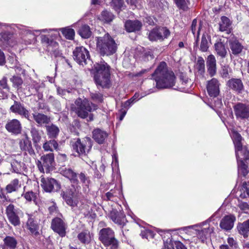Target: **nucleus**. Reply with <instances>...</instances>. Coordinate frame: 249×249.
Returning a JSON list of instances; mask_svg holds the SVG:
<instances>
[{"label": "nucleus", "mask_w": 249, "mask_h": 249, "mask_svg": "<svg viewBox=\"0 0 249 249\" xmlns=\"http://www.w3.org/2000/svg\"><path fill=\"white\" fill-rule=\"evenodd\" d=\"M237 229L240 234L243 235L244 237H247L249 232V219L242 223H239Z\"/></svg>", "instance_id": "e433bc0d"}, {"label": "nucleus", "mask_w": 249, "mask_h": 249, "mask_svg": "<svg viewBox=\"0 0 249 249\" xmlns=\"http://www.w3.org/2000/svg\"><path fill=\"white\" fill-rule=\"evenodd\" d=\"M201 224L193 225L183 227L182 230L190 235H196L197 237L204 242V241L210 237V234L213 231V228H205L202 229Z\"/></svg>", "instance_id": "423d86ee"}, {"label": "nucleus", "mask_w": 249, "mask_h": 249, "mask_svg": "<svg viewBox=\"0 0 249 249\" xmlns=\"http://www.w3.org/2000/svg\"><path fill=\"white\" fill-rule=\"evenodd\" d=\"M175 242H173L171 241V239L167 240V241L166 243H164V249H175L174 246L175 245Z\"/></svg>", "instance_id": "69168bd1"}, {"label": "nucleus", "mask_w": 249, "mask_h": 249, "mask_svg": "<svg viewBox=\"0 0 249 249\" xmlns=\"http://www.w3.org/2000/svg\"><path fill=\"white\" fill-rule=\"evenodd\" d=\"M227 242L229 246L232 248L233 249H236L237 248V243L236 241L232 237H229L227 239Z\"/></svg>", "instance_id": "0e129e2a"}, {"label": "nucleus", "mask_w": 249, "mask_h": 249, "mask_svg": "<svg viewBox=\"0 0 249 249\" xmlns=\"http://www.w3.org/2000/svg\"><path fill=\"white\" fill-rule=\"evenodd\" d=\"M77 238L82 244H88L90 242L92 235L89 231L85 230L78 234Z\"/></svg>", "instance_id": "72a5a7b5"}, {"label": "nucleus", "mask_w": 249, "mask_h": 249, "mask_svg": "<svg viewBox=\"0 0 249 249\" xmlns=\"http://www.w3.org/2000/svg\"><path fill=\"white\" fill-rule=\"evenodd\" d=\"M220 85L219 81L215 78L207 81V90L210 97H216L219 95Z\"/></svg>", "instance_id": "2eb2a0df"}, {"label": "nucleus", "mask_w": 249, "mask_h": 249, "mask_svg": "<svg viewBox=\"0 0 249 249\" xmlns=\"http://www.w3.org/2000/svg\"><path fill=\"white\" fill-rule=\"evenodd\" d=\"M57 93L59 95H61L62 97L64 96V97H65L67 94H69L70 92L69 90L63 89L60 88H58Z\"/></svg>", "instance_id": "774afa93"}, {"label": "nucleus", "mask_w": 249, "mask_h": 249, "mask_svg": "<svg viewBox=\"0 0 249 249\" xmlns=\"http://www.w3.org/2000/svg\"><path fill=\"white\" fill-rule=\"evenodd\" d=\"M235 149L237 161L249 160V151L246 146L241 145L240 147Z\"/></svg>", "instance_id": "cd10ccee"}, {"label": "nucleus", "mask_w": 249, "mask_h": 249, "mask_svg": "<svg viewBox=\"0 0 249 249\" xmlns=\"http://www.w3.org/2000/svg\"><path fill=\"white\" fill-rule=\"evenodd\" d=\"M5 128L8 131L14 134H18L21 131V124L20 122L17 119H12L7 122Z\"/></svg>", "instance_id": "6ab92c4d"}, {"label": "nucleus", "mask_w": 249, "mask_h": 249, "mask_svg": "<svg viewBox=\"0 0 249 249\" xmlns=\"http://www.w3.org/2000/svg\"><path fill=\"white\" fill-rule=\"evenodd\" d=\"M106 196L108 200H111L114 196H117V193L115 190H111L106 194Z\"/></svg>", "instance_id": "338daca9"}, {"label": "nucleus", "mask_w": 249, "mask_h": 249, "mask_svg": "<svg viewBox=\"0 0 249 249\" xmlns=\"http://www.w3.org/2000/svg\"><path fill=\"white\" fill-rule=\"evenodd\" d=\"M79 178V182L82 184V186L85 189L86 191L87 189L88 188L89 184L90 183L89 178L83 172H81L80 174L77 175V178Z\"/></svg>", "instance_id": "4c0bfd02"}, {"label": "nucleus", "mask_w": 249, "mask_h": 249, "mask_svg": "<svg viewBox=\"0 0 249 249\" xmlns=\"http://www.w3.org/2000/svg\"><path fill=\"white\" fill-rule=\"evenodd\" d=\"M108 134L104 130L96 128L92 131V138L99 144H103L107 139Z\"/></svg>", "instance_id": "a878e982"}, {"label": "nucleus", "mask_w": 249, "mask_h": 249, "mask_svg": "<svg viewBox=\"0 0 249 249\" xmlns=\"http://www.w3.org/2000/svg\"><path fill=\"white\" fill-rule=\"evenodd\" d=\"M152 75L156 82V87L158 89H168L175 85L174 73L168 70L165 62L160 63Z\"/></svg>", "instance_id": "f257e3e1"}, {"label": "nucleus", "mask_w": 249, "mask_h": 249, "mask_svg": "<svg viewBox=\"0 0 249 249\" xmlns=\"http://www.w3.org/2000/svg\"><path fill=\"white\" fill-rule=\"evenodd\" d=\"M227 86L238 93H241L244 90L243 82L240 79L232 78L229 80L227 82Z\"/></svg>", "instance_id": "aec40b11"}, {"label": "nucleus", "mask_w": 249, "mask_h": 249, "mask_svg": "<svg viewBox=\"0 0 249 249\" xmlns=\"http://www.w3.org/2000/svg\"><path fill=\"white\" fill-rule=\"evenodd\" d=\"M143 97L142 95H140L138 93H136L130 99L126 101L123 104L124 108H129L134 103L138 101Z\"/></svg>", "instance_id": "a18cd8bd"}, {"label": "nucleus", "mask_w": 249, "mask_h": 249, "mask_svg": "<svg viewBox=\"0 0 249 249\" xmlns=\"http://www.w3.org/2000/svg\"><path fill=\"white\" fill-rule=\"evenodd\" d=\"M0 42L1 45H9V41L11 38V35L7 32H2L0 34Z\"/></svg>", "instance_id": "603ef678"}, {"label": "nucleus", "mask_w": 249, "mask_h": 249, "mask_svg": "<svg viewBox=\"0 0 249 249\" xmlns=\"http://www.w3.org/2000/svg\"><path fill=\"white\" fill-rule=\"evenodd\" d=\"M21 186V183L19 180L17 178H15L6 185L5 190L7 193L10 194L18 191Z\"/></svg>", "instance_id": "2f4dec72"}, {"label": "nucleus", "mask_w": 249, "mask_h": 249, "mask_svg": "<svg viewBox=\"0 0 249 249\" xmlns=\"http://www.w3.org/2000/svg\"><path fill=\"white\" fill-rule=\"evenodd\" d=\"M142 26V23L138 20H127L125 23V28L128 32L139 31Z\"/></svg>", "instance_id": "c85d7f7f"}, {"label": "nucleus", "mask_w": 249, "mask_h": 249, "mask_svg": "<svg viewBox=\"0 0 249 249\" xmlns=\"http://www.w3.org/2000/svg\"><path fill=\"white\" fill-rule=\"evenodd\" d=\"M90 96L92 100L97 103H102L104 100L103 95L98 92H91Z\"/></svg>", "instance_id": "3c124183"}, {"label": "nucleus", "mask_w": 249, "mask_h": 249, "mask_svg": "<svg viewBox=\"0 0 249 249\" xmlns=\"http://www.w3.org/2000/svg\"><path fill=\"white\" fill-rule=\"evenodd\" d=\"M237 163L238 174H240L243 176H245L249 172L248 166L244 162L243 160H242L237 161Z\"/></svg>", "instance_id": "49530a36"}, {"label": "nucleus", "mask_w": 249, "mask_h": 249, "mask_svg": "<svg viewBox=\"0 0 249 249\" xmlns=\"http://www.w3.org/2000/svg\"><path fill=\"white\" fill-rule=\"evenodd\" d=\"M11 112L18 114L30 120V112L27 109L23 104L20 102L15 101L14 104L10 108Z\"/></svg>", "instance_id": "f3484780"}, {"label": "nucleus", "mask_w": 249, "mask_h": 249, "mask_svg": "<svg viewBox=\"0 0 249 249\" xmlns=\"http://www.w3.org/2000/svg\"><path fill=\"white\" fill-rule=\"evenodd\" d=\"M231 72V69L228 66H224L222 67L221 74L223 77H227Z\"/></svg>", "instance_id": "680f3d73"}, {"label": "nucleus", "mask_w": 249, "mask_h": 249, "mask_svg": "<svg viewBox=\"0 0 249 249\" xmlns=\"http://www.w3.org/2000/svg\"><path fill=\"white\" fill-rule=\"evenodd\" d=\"M235 217L233 215H228L224 216L221 220L220 227L225 231L231 230L233 227Z\"/></svg>", "instance_id": "412c9836"}, {"label": "nucleus", "mask_w": 249, "mask_h": 249, "mask_svg": "<svg viewBox=\"0 0 249 249\" xmlns=\"http://www.w3.org/2000/svg\"><path fill=\"white\" fill-rule=\"evenodd\" d=\"M39 31L44 33L48 32L49 33L48 35H42L41 36V42L48 47V50L49 51L50 50L51 48L52 49L51 51H53V49H56L57 48L58 44L54 40L53 38L57 36V33L53 34L51 33V30H48L47 29H43L40 30Z\"/></svg>", "instance_id": "9b49d317"}, {"label": "nucleus", "mask_w": 249, "mask_h": 249, "mask_svg": "<svg viewBox=\"0 0 249 249\" xmlns=\"http://www.w3.org/2000/svg\"><path fill=\"white\" fill-rule=\"evenodd\" d=\"M20 210L18 209H16L14 205L9 204L6 209V213L7 215H11L15 213H19Z\"/></svg>", "instance_id": "4d7b16f0"}, {"label": "nucleus", "mask_w": 249, "mask_h": 249, "mask_svg": "<svg viewBox=\"0 0 249 249\" xmlns=\"http://www.w3.org/2000/svg\"><path fill=\"white\" fill-rule=\"evenodd\" d=\"M174 1L179 8L183 10L187 9V4L189 2L188 0H174Z\"/></svg>", "instance_id": "13d9d810"}, {"label": "nucleus", "mask_w": 249, "mask_h": 249, "mask_svg": "<svg viewBox=\"0 0 249 249\" xmlns=\"http://www.w3.org/2000/svg\"><path fill=\"white\" fill-rule=\"evenodd\" d=\"M196 68L199 73L201 74H204L205 72V61L202 57H198L197 59Z\"/></svg>", "instance_id": "8fccbe9b"}, {"label": "nucleus", "mask_w": 249, "mask_h": 249, "mask_svg": "<svg viewBox=\"0 0 249 249\" xmlns=\"http://www.w3.org/2000/svg\"><path fill=\"white\" fill-rule=\"evenodd\" d=\"M4 246L2 249H16L18 244L17 240L13 236H6L3 239Z\"/></svg>", "instance_id": "c756f323"}, {"label": "nucleus", "mask_w": 249, "mask_h": 249, "mask_svg": "<svg viewBox=\"0 0 249 249\" xmlns=\"http://www.w3.org/2000/svg\"><path fill=\"white\" fill-rule=\"evenodd\" d=\"M109 217L116 224L124 225L125 222L124 214L121 212H118L116 210L110 211Z\"/></svg>", "instance_id": "5701e85b"}, {"label": "nucleus", "mask_w": 249, "mask_h": 249, "mask_svg": "<svg viewBox=\"0 0 249 249\" xmlns=\"http://www.w3.org/2000/svg\"><path fill=\"white\" fill-rule=\"evenodd\" d=\"M99 234V239L105 246L110 247V249H116L118 242L114 237V232L110 228L102 229Z\"/></svg>", "instance_id": "6e6552de"}, {"label": "nucleus", "mask_w": 249, "mask_h": 249, "mask_svg": "<svg viewBox=\"0 0 249 249\" xmlns=\"http://www.w3.org/2000/svg\"><path fill=\"white\" fill-rule=\"evenodd\" d=\"M209 48V43L207 36L203 35L201 38L200 49L202 52H207Z\"/></svg>", "instance_id": "5fc2aeb1"}, {"label": "nucleus", "mask_w": 249, "mask_h": 249, "mask_svg": "<svg viewBox=\"0 0 249 249\" xmlns=\"http://www.w3.org/2000/svg\"><path fill=\"white\" fill-rule=\"evenodd\" d=\"M238 206L245 213H247L248 211L249 210V206L247 202L239 201Z\"/></svg>", "instance_id": "e2e57ef3"}, {"label": "nucleus", "mask_w": 249, "mask_h": 249, "mask_svg": "<svg viewBox=\"0 0 249 249\" xmlns=\"http://www.w3.org/2000/svg\"><path fill=\"white\" fill-rule=\"evenodd\" d=\"M19 146L21 150L28 151L30 154H32L34 153L31 142L26 136L20 140Z\"/></svg>", "instance_id": "7c9ffc66"}, {"label": "nucleus", "mask_w": 249, "mask_h": 249, "mask_svg": "<svg viewBox=\"0 0 249 249\" xmlns=\"http://www.w3.org/2000/svg\"><path fill=\"white\" fill-rule=\"evenodd\" d=\"M233 108L237 119L244 120L249 119V105L238 103L235 104Z\"/></svg>", "instance_id": "f8f14e48"}, {"label": "nucleus", "mask_w": 249, "mask_h": 249, "mask_svg": "<svg viewBox=\"0 0 249 249\" xmlns=\"http://www.w3.org/2000/svg\"><path fill=\"white\" fill-rule=\"evenodd\" d=\"M114 18V15L109 11H103L99 17V19L106 23L111 22Z\"/></svg>", "instance_id": "37998d69"}, {"label": "nucleus", "mask_w": 249, "mask_h": 249, "mask_svg": "<svg viewBox=\"0 0 249 249\" xmlns=\"http://www.w3.org/2000/svg\"><path fill=\"white\" fill-rule=\"evenodd\" d=\"M74 59L80 65H85L90 61L89 52L83 46L77 47L73 51Z\"/></svg>", "instance_id": "9d476101"}, {"label": "nucleus", "mask_w": 249, "mask_h": 249, "mask_svg": "<svg viewBox=\"0 0 249 249\" xmlns=\"http://www.w3.org/2000/svg\"><path fill=\"white\" fill-rule=\"evenodd\" d=\"M228 43L233 54L237 55L242 52L244 48L243 46L236 38L233 37L230 38L228 40Z\"/></svg>", "instance_id": "b1692460"}, {"label": "nucleus", "mask_w": 249, "mask_h": 249, "mask_svg": "<svg viewBox=\"0 0 249 249\" xmlns=\"http://www.w3.org/2000/svg\"><path fill=\"white\" fill-rule=\"evenodd\" d=\"M96 70L94 80L97 86L109 88L111 86L110 67L105 61L96 63L94 65Z\"/></svg>", "instance_id": "f03ea898"}, {"label": "nucleus", "mask_w": 249, "mask_h": 249, "mask_svg": "<svg viewBox=\"0 0 249 249\" xmlns=\"http://www.w3.org/2000/svg\"><path fill=\"white\" fill-rule=\"evenodd\" d=\"M75 107L72 108L81 118H86L89 112L97 109L98 107L96 105L90 103L88 99H82L80 98L75 101Z\"/></svg>", "instance_id": "20e7f679"}, {"label": "nucleus", "mask_w": 249, "mask_h": 249, "mask_svg": "<svg viewBox=\"0 0 249 249\" xmlns=\"http://www.w3.org/2000/svg\"><path fill=\"white\" fill-rule=\"evenodd\" d=\"M19 214V213H15L7 215L9 222L15 226L19 225L20 223L19 218L18 216Z\"/></svg>", "instance_id": "864d4df0"}, {"label": "nucleus", "mask_w": 249, "mask_h": 249, "mask_svg": "<svg viewBox=\"0 0 249 249\" xmlns=\"http://www.w3.org/2000/svg\"><path fill=\"white\" fill-rule=\"evenodd\" d=\"M28 220L26 222V228L30 231L31 234L37 236L39 234V224L38 222L32 215L27 214Z\"/></svg>", "instance_id": "a211bd4d"}, {"label": "nucleus", "mask_w": 249, "mask_h": 249, "mask_svg": "<svg viewBox=\"0 0 249 249\" xmlns=\"http://www.w3.org/2000/svg\"><path fill=\"white\" fill-rule=\"evenodd\" d=\"M61 32L63 36L70 40H72L74 38L75 32L73 29L69 28H62Z\"/></svg>", "instance_id": "de8ad7c7"}, {"label": "nucleus", "mask_w": 249, "mask_h": 249, "mask_svg": "<svg viewBox=\"0 0 249 249\" xmlns=\"http://www.w3.org/2000/svg\"><path fill=\"white\" fill-rule=\"evenodd\" d=\"M169 30L165 27L154 29L149 34L148 37L151 41L163 40L170 35Z\"/></svg>", "instance_id": "ddd939ff"}, {"label": "nucleus", "mask_w": 249, "mask_h": 249, "mask_svg": "<svg viewBox=\"0 0 249 249\" xmlns=\"http://www.w3.org/2000/svg\"><path fill=\"white\" fill-rule=\"evenodd\" d=\"M34 120L38 124L39 126H42L44 124H49L50 121V118L48 116L38 112L33 113Z\"/></svg>", "instance_id": "bb28decb"}, {"label": "nucleus", "mask_w": 249, "mask_h": 249, "mask_svg": "<svg viewBox=\"0 0 249 249\" xmlns=\"http://www.w3.org/2000/svg\"><path fill=\"white\" fill-rule=\"evenodd\" d=\"M96 38L97 50L101 55H110L116 52L117 45L108 33Z\"/></svg>", "instance_id": "7ed1b4c3"}, {"label": "nucleus", "mask_w": 249, "mask_h": 249, "mask_svg": "<svg viewBox=\"0 0 249 249\" xmlns=\"http://www.w3.org/2000/svg\"><path fill=\"white\" fill-rule=\"evenodd\" d=\"M47 135L50 138H56L58 135L59 129L58 127L54 125H48L46 126Z\"/></svg>", "instance_id": "a19ab883"}, {"label": "nucleus", "mask_w": 249, "mask_h": 249, "mask_svg": "<svg viewBox=\"0 0 249 249\" xmlns=\"http://www.w3.org/2000/svg\"><path fill=\"white\" fill-rule=\"evenodd\" d=\"M24 197L28 201L35 200L36 197V195L32 191L27 192L24 194Z\"/></svg>", "instance_id": "052dcab7"}, {"label": "nucleus", "mask_w": 249, "mask_h": 249, "mask_svg": "<svg viewBox=\"0 0 249 249\" xmlns=\"http://www.w3.org/2000/svg\"><path fill=\"white\" fill-rule=\"evenodd\" d=\"M54 163V155L52 153L43 155L36 162L38 168L42 173H49L52 170Z\"/></svg>", "instance_id": "1a4fd4ad"}, {"label": "nucleus", "mask_w": 249, "mask_h": 249, "mask_svg": "<svg viewBox=\"0 0 249 249\" xmlns=\"http://www.w3.org/2000/svg\"><path fill=\"white\" fill-rule=\"evenodd\" d=\"M51 228L54 231L57 232L60 236L64 237L65 236L67 226L60 218L56 217L52 220Z\"/></svg>", "instance_id": "4468645a"}, {"label": "nucleus", "mask_w": 249, "mask_h": 249, "mask_svg": "<svg viewBox=\"0 0 249 249\" xmlns=\"http://www.w3.org/2000/svg\"><path fill=\"white\" fill-rule=\"evenodd\" d=\"M231 23L230 20L226 17H222L221 22L219 23V29L221 31H227L228 33L230 29Z\"/></svg>", "instance_id": "ea45409f"}, {"label": "nucleus", "mask_w": 249, "mask_h": 249, "mask_svg": "<svg viewBox=\"0 0 249 249\" xmlns=\"http://www.w3.org/2000/svg\"><path fill=\"white\" fill-rule=\"evenodd\" d=\"M71 145L72 149L79 155H86L90 150L92 146L91 140L86 137L82 141L77 139L71 141Z\"/></svg>", "instance_id": "0eeeda50"}, {"label": "nucleus", "mask_w": 249, "mask_h": 249, "mask_svg": "<svg viewBox=\"0 0 249 249\" xmlns=\"http://www.w3.org/2000/svg\"><path fill=\"white\" fill-rule=\"evenodd\" d=\"M31 133L34 142L36 143L39 142L40 140L41 136L38 130L35 127H32L31 130Z\"/></svg>", "instance_id": "6e6d98bb"}, {"label": "nucleus", "mask_w": 249, "mask_h": 249, "mask_svg": "<svg viewBox=\"0 0 249 249\" xmlns=\"http://www.w3.org/2000/svg\"><path fill=\"white\" fill-rule=\"evenodd\" d=\"M43 148L45 151H53V149L57 151L59 150L58 144L54 140L46 141L43 144Z\"/></svg>", "instance_id": "c9c22d12"}, {"label": "nucleus", "mask_w": 249, "mask_h": 249, "mask_svg": "<svg viewBox=\"0 0 249 249\" xmlns=\"http://www.w3.org/2000/svg\"><path fill=\"white\" fill-rule=\"evenodd\" d=\"M206 66L209 75L212 77L214 76L216 72V61L213 55L210 54L208 56Z\"/></svg>", "instance_id": "393cba45"}, {"label": "nucleus", "mask_w": 249, "mask_h": 249, "mask_svg": "<svg viewBox=\"0 0 249 249\" xmlns=\"http://www.w3.org/2000/svg\"><path fill=\"white\" fill-rule=\"evenodd\" d=\"M19 156L14 159L11 163V167L16 173H19L23 167V164L19 160Z\"/></svg>", "instance_id": "79ce46f5"}, {"label": "nucleus", "mask_w": 249, "mask_h": 249, "mask_svg": "<svg viewBox=\"0 0 249 249\" xmlns=\"http://www.w3.org/2000/svg\"><path fill=\"white\" fill-rule=\"evenodd\" d=\"M10 89L7 85V78L5 77L0 80V94L3 98H7L8 96Z\"/></svg>", "instance_id": "473e14b6"}, {"label": "nucleus", "mask_w": 249, "mask_h": 249, "mask_svg": "<svg viewBox=\"0 0 249 249\" xmlns=\"http://www.w3.org/2000/svg\"><path fill=\"white\" fill-rule=\"evenodd\" d=\"M60 173L69 178L71 183L78 184L79 182L77 179V175L70 168L62 167L59 169Z\"/></svg>", "instance_id": "4be33fe9"}, {"label": "nucleus", "mask_w": 249, "mask_h": 249, "mask_svg": "<svg viewBox=\"0 0 249 249\" xmlns=\"http://www.w3.org/2000/svg\"><path fill=\"white\" fill-rule=\"evenodd\" d=\"M231 135L235 146V148L240 147V146L242 145L241 142L242 138L240 134L235 131H232Z\"/></svg>", "instance_id": "c03bdc74"}, {"label": "nucleus", "mask_w": 249, "mask_h": 249, "mask_svg": "<svg viewBox=\"0 0 249 249\" xmlns=\"http://www.w3.org/2000/svg\"><path fill=\"white\" fill-rule=\"evenodd\" d=\"M63 197L68 205L71 207H77L79 210H88L89 206L84 204L82 200L80 199V195L75 191L70 189L63 195Z\"/></svg>", "instance_id": "39448f33"}, {"label": "nucleus", "mask_w": 249, "mask_h": 249, "mask_svg": "<svg viewBox=\"0 0 249 249\" xmlns=\"http://www.w3.org/2000/svg\"><path fill=\"white\" fill-rule=\"evenodd\" d=\"M78 32L80 36L84 38H88L91 35L90 27L86 24L82 25L79 28Z\"/></svg>", "instance_id": "58836bf2"}, {"label": "nucleus", "mask_w": 249, "mask_h": 249, "mask_svg": "<svg viewBox=\"0 0 249 249\" xmlns=\"http://www.w3.org/2000/svg\"><path fill=\"white\" fill-rule=\"evenodd\" d=\"M41 186L47 192L57 191L60 189V185L57 181L53 178H43L41 179Z\"/></svg>", "instance_id": "dca6fc26"}, {"label": "nucleus", "mask_w": 249, "mask_h": 249, "mask_svg": "<svg viewBox=\"0 0 249 249\" xmlns=\"http://www.w3.org/2000/svg\"><path fill=\"white\" fill-rule=\"evenodd\" d=\"M10 80L13 83L14 85L17 87L21 86L23 83L22 79L18 76H14L10 79Z\"/></svg>", "instance_id": "bf43d9fd"}, {"label": "nucleus", "mask_w": 249, "mask_h": 249, "mask_svg": "<svg viewBox=\"0 0 249 249\" xmlns=\"http://www.w3.org/2000/svg\"><path fill=\"white\" fill-rule=\"evenodd\" d=\"M240 192V197L241 198H245L247 197V196L249 197V182L248 183L244 182L243 183Z\"/></svg>", "instance_id": "09e8293b"}, {"label": "nucleus", "mask_w": 249, "mask_h": 249, "mask_svg": "<svg viewBox=\"0 0 249 249\" xmlns=\"http://www.w3.org/2000/svg\"><path fill=\"white\" fill-rule=\"evenodd\" d=\"M216 54L221 58H225L227 54V51L224 44L222 42H217L214 44Z\"/></svg>", "instance_id": "f704fd0d"}]
</instances>
